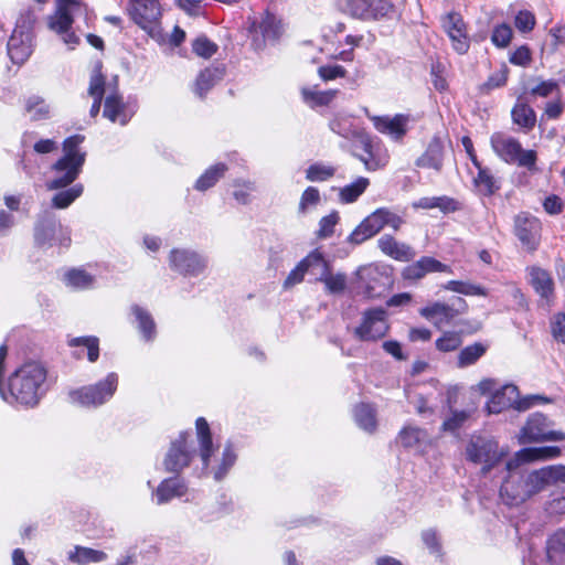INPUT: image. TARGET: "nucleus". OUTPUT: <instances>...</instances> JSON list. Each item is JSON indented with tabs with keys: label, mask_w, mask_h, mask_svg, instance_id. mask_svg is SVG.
I'll use <instances>...</instances> for the list:
<instances>
[{
	"label": "nucleus",
	"mask_w": 565,
	"mask_h": 565,
	"mask_svg": "<svg viewBox=\"0 0 565 565\" xmlns=\"http://www.w3.org/2000/svg\"><path fill=\"white\" fill-rule=\"evenodd\" d=\"M519 462L514 459L507 463V469L510 473L503 481L500 490L502 500L509 505H518L526 501L550 483L565 482L564 466H550L524 476L516 471Z\"/></svg>",
	"instance_id": "nucleus-1"
},
{
	"label": "nucleus",
	"mask_w": 565,
	"mask_h": 565,
	"mask_svg": "<svg viewBox=\"0 0 565 565\" xmlns=\"http://www.w3.org/2000/svg\"><path fill=\"white\" fill-rule=\"evenodd\" d=\"M195 426L203 466L211 468L214 479L220 481L235 463L236 455L230 445L221 454L214 449L209 424L203 417L196 419Z\"/></svg>",
	"instance_id": "nucleus-2"
},
{
	"label": "nucleus",
	"mask_w": 565,
	"mask_h": 565,
	"mask_svg": "<svg viewBox=\"0 0 565 565\" xmlns=\"http://www.w3.org/2000/svg\"><path fill=\"white\" fill-rule=\"evenodd\" d=\"M83 140V136L74 135L64 141V156L53 166L56 175L47 183V189L56 190L65 188L78 177L85 161V153L78 150V146Z\"/></svg>",
	"instance_id": "nucleus-3"
},
{
	"label": "nucleus",
	"mask_w": 565,
	"mask_h": 565,
	"mask_svg": "<svg viewBox=\"0 0 565 565\" xmlns=\"http://www.w3.org/2000/svg\"><path fill=\"white\" fill-rule=\"evenodd\" d=\"M119 377L111 372L95 384L85 385L70 391L68 399L73 405L85 408H97L109 402L118 387Z\"/></svg>",
	"instance_id": "nucleus-4"
},
{
	"label": "nucleus",
	"mask_w": 565,
	"mask_h": 565,
	"mask_svg": "<svg viewBox=\"0 0 565 565\" xmlns=\"http://www.w3.org/2000/svg\"><path fill=\"white\" fill-rule=\"evenodd\" d=\"M404 220L388 209L381 207L366 216L349 235L348 242L354 245L362 244L376 235L383 227L399 230Z\"/></svg>",
	"instance_id": "nucleus-5"
},
{
	"label": "nucleus",
	"mask_w": 565,
	"mask_h": 565,
	"mask_svg": "<svg viewBox=\"0 0 565 565\" xmlns=\"http://www.w3.org/2000/svg\"><path fill=\"white\" fill-rule=\"evenodd\" d=\"M490 143L495 154L504 162L516 163L529 170L535 169L536 152L524 150L515 138L503 132H494L490 138Z\"/></svg>",
	"instance_id": "nucleus-6"
},
{
	"label": "nucleus",
	"mask_w": 565,
	"mask_h": 565,
	"mask_svg": "<svg viewBox=\"0 0 565 565\" xmlns=\"http://www.w3.org/2000/svg\"><path fill=\"white\" fill-rule=\"evenodd\" d=\"M81 11L82 4L78 0H57L55 12L47 19L49 29L61 35L62 41L70 49H74L79 42L78 36L71 29L74 15Z\"/></svg>",
	"instance_id": "nucleus-7"
},
{
	"label": "nucleus",
	"mask_w": 565,
	"mask_h": 565,
	"mask_svg": "<svg viewBox=\"0 0 565 565\" xmlns=\"http://www.w3.org/2000/svg\"><path fill=\"white\" fill-rule=\"evenodd\" d=\"M543 401L544 398L537 395L529 396L524 399H519V390L513 384H507L497 390L488 401L486 409L488 414H499L508 408H516L519 411L529 409L534 401Z\"/></svg>",
	"instance_id": "nucleus-8"
},
{
	"label": "nucleus",
	"mask_w": 565,
	"mask_h": 565,
	"mask_svg": "<svg viewBox=\"0 0 565 565\" xmlns=\"http://www.w3.org/2000/svg\"><path fill=\"white\" fill-rule=\"evenodd\" d=\"M565 434L553 429V423L541 413L532 414L521 429L519 440L521 444L564 440Z\"/></svg>",
	"instance_id": "nucleus-9"
},
{
	"label": "nucleus",
	"mask_w": 565,
	"mask_h": 565,
	"mask_svg": "<svg viewBox=\"0 0 565 565\" xmlns=\"http://www.w3.org/2000/svg\"><path fill=\"white\" fill-rule=\"evenodd\" d=\"M35 243L39 246H53L60 244L68 246L71 243L70 231L63 227L56 216L45 211L35 226Z\"/></svg>",
	"instance_id": "nucleus-10"
},
{
	"label": "nucleus",
	"mask_w": 565,
	"mask_h": 565,
	"mask_svg": "<svg viewBox=\"0 0 565 565\" xmlns=\"http://www.w3.org/2000/svg\"><path fill=\"white\" fill-rule=\"evenodd\" d=\"M134 21L152 38L160 35L162 8L158 0H140L132 4Z\"/></svg>",
	"instance_id": "nucleus-11"
},
{
	"label": "nucleus",
	"mask_w": 565,
	"mask_h": 565,
	"mask_svg": "<svg viewBox=\"0 0 565 565\" xmlns=\"http://www.w3.org/2000/svg\"><path fill=\"white\" fill-rule=\"evenodd\" d=\"M341 10L353 18L379 19L392 10L390 0H339Z\"/></svg>",
	"instance_id": "nucleus-12"
},
{
	"label": "nucleus",
	"mask_w": 565,
	"mask_h": 565,
	"mask_svg": "<svg viewBox=\"0 0 565 565\" xmlns=\"http://www.w3.org/2000/svg\"><path fill=\"white\" fill-rule=\"evenodd\" d=\"M387 331L385 310L374 308L363 313L362 322L354 329L353 333L361 341H376L383 338Z\"/></svg>",
	"instance_id": "nucleus-13"
},
{
	"label": "nucleus",
	"mask_w": 565,
	"mask_h": 565,
	"mask_svg": "<svg viewBox=\"0 0 565 565\" xmlns=\"http://www.w3.org/2000/svg\"><path fill=\"white\" fill-rule=\"evenodd\" d=\"M364 292L370 298L382 296L393 285V278L387 267L370 265L358 273Z\"/></svg>",
	"instance_id": "nucleus-14"
},
{
	"label": "nucleus",
	"mask_w": 565,
	"mask_h": 565,
	"mask_svg": "<svg viewBox=\"0 0 565 565\" xmlns=\"http://www.w3.org/2000/svg\"><path fill=\"white\" fill-rule=\"evenodd\" d=\"M466 454L472 462L484 465V472L489 471L502 456L495 441L482 437L471 439L467 446Z\"/></svg>",
	"instance_id": "nucleus-15"
},
{
	"label": "nucleus",
	"mask_w": 565,
	"mask_h": 565,
	"mask_svg": "<svg viewBox=\"0 0 565 565\" xmlns=\"http://www.w3.org/2000/svg\"><path fill=\"white\" fill-rule=\"evenodd\" d=\"M171 269L183 276H198L207 266L204 257L189 249H172L169 256Z\"/></svg>",
	"instance_id": "nucleus-16"
},
{
	"label": "nucleus",
	"mask_w": 565,
	"mask_h": 565,
	"mask_svg": "<svg viewBox=\"0 0 565 565\" xmlns=\"http://www.w3.org/2000/svg\"><path fill=\"white\" fill-rule=\"evenodd\" d=\"M458 308L447 303L435 301L419 309V315L430 321L437 328L449 324L457 316L465 312L467 302L462 298H457Z\"/></svg>",
	"instance_id": "nucleus-17"
},
{
	"label": "nucleus",
	"mask_w": 565,
	"mask_h": 565,
	"mask_svg": "<svg viewBox=\"0 0 565 565\" xmlns=\"http://www.w3.org/2000/svg\"><path fill=\"white\" fill-rule=\"evenodd\" d=\"M529 282L539 295L541 301L551 307L555 301V282L551 273L539 266L526 268Z\"/></svg>",
	"instance_id": "nucleus-18"
},
{
	"label": "nucleus",
	"mask_w": 565,
	"mask_h": 565,
	"mask_svg": "<svg viewBox=\"0 0 565 565\" xmlns=\"http://www.w3.org/2000/svg\"><path fill=\"white\" fill-rule=\"evenodd\" d=\"M443 26L451 40L454 50L459 54H465L470 44L461 15L458 13L447 14L443 20Z\"/></svg>",
	"instance_id": "nucleus-19"
},
{
	"label": "nucleus",
	"mask_w": 565,
	"mask_h": 565,
	"mask_svg": "<svg viewBox=\"0 0 565 565\" xmlns=\"http://www.w3.org/2000/svg\"><path fill=\"white\" fill-rule=\"evenodd\" d=\"M186 436V434L182 433L171 443V447L164 459L167 471L179 472L189 466L192 455L188 449Z\"/></svg>",
	"instance_id": "nucleus-20"
},
{
	"label": "nucleus",
	"mask_w": 565,
	"mask_h": 565,
	"mask_svg": "<svg viewBox=\"0 0 565 565\" xmlns=\"http://www.w3.org/2000/svg\"><path fill=\"white\" fill-rule=\"evenodd\" d=\"M253 41L259 49L266 41L278 39L281 33L280 21L270 13H265L259 20L252 24Z\"/></svg>",
	"instance_id": "nucleus-21"
},
{
	"label": "nucleus",
	"mask_w": 565,
	"mask_h": 565,
	"mask_svg": "<svg viewBox=\"0 0 565 565\" xmlns=\"http://www.w3.org/2000/svg\"><path fill=\"white\" fill-rule=\"evenodd\" d=\"M13 30L8 41V55L14 64H23L33 52V34Z\"/></svg>",
	"instance_id": "nucleus-22"
},
{
	"label": "nucleus",
	"mask_w": 565,
	"mask_h": 565,
	"mask_svg": "<svg viewBox=\"0 0 565 565\" xmlns=\"http://www.w3.org/2000/svg\"><path fill=\"white\" fill-rule=\"evenodd\" d=\"M317 265H323V256L319 250L311 252L287 276L284 288L289 289L303 280L306 273L316 274Z\"/></svg>",
	"instance_id": "nucleus-23"
},
{
	"label": "nucleus",
	"mask_w": 565,
	"mask_h": 565,
	"mask_svg": "<svg viewBox=\"0 0 565 565\" xmlns=\"http://www.w3.org/2000/svg\"><path fill=\"white\" fill-rule=\"evenodd\" d=\"M369 118L373 121L374 127L382 134H386L394 139H399L406 134V125L408 117L405 115L390 116H371Z\"/></svg>",
	"instance_id": "nucleus-24"
},
{
	"label": "nucleus",
	"mask_w": 565,
	"mask_h": 565,
	"mask_svg": "<svg viewBox=\"0 0 565 565\" xmlns=\"http://www.w3.org/2000/svg\"><path fill=\"white\" fill-rule=\"evenodd\" d=\"M377 246L383 254L399 262H408L416 255L409 245L396 241L391 235H383L380 237L377 241Z\"/></svg>",
	"instance_id": "nucleus-25"
},
{
	"label": "nucleus",
	"mask_w": 565,
	"mask_h": 565,
	"mask_svg": "<svg viewBox=\"0 0 565 565\" xmlns=\"http://www.w3.org/2000/svg\"><path fill=\"white\" fill-rule=\"evenodd\" d=\"M397 443L404 448L419 452L429 444V435L423 428L407 425L399 431Z\"/></svg>",
	"instance_id": "nucleus-26"
},
{
	"label": "nucleus",
	"mask_w": 565,
	"mask_h": 565,
	"mask_svg": "<svg viewBox=\"0 0 565 565\" xmlns=\"http://www.w3.org/2000/svg\"><path fill=\"white\" fill-rule=\"evenodd\" d=\"M188 492V487L183 480L178 478H168L160 482L154 497L157 504H164L174 498H181Z\"/></svg>",
	"instance_id": "nucleus-27"
},
{
	"label": "nucleus",
	"mask_w": 565,
	"mask_h": 565,
	"mask_svg": "<svg viewBox=\"0 0 565 565\" xmlns=\"http://www.w3.org/2000/svg\"><path fill=\"white\" fill-rule=\"evenodd\" d=\"M360 143L365 152V154L361 156L360 159L367 170L375 171L387 164L388 156L381 151L380 148L374 147L367 134L362 136Z\"/></svg>",
	"instance_id": "nucleus-28"
},
{
	"label": "nucleus",
	"mask_w": 565,
	"mask_h": 565,
	"mask_svg": "<svg viewBox=\"0 0 565 565\" xmlns=\"http://www.w3.org/2000/svg\"><path fill=\"white\" fill-rule=\"evenodd\" d=\"M330 129L349 140H361L362 136L366 134L354 124L351 116L344 114H338L329 124Z\"/></svg>",
	"instance_id": "nucleus-29"
},
{
	"label": "nucleus",
	"mask_w": 565,
	"mask_h": 565,
	"mask_svg": "<svg viewBox=\"0 0 565 565\" xmlns=\"http://www.w3.org/2000/svg\"><path fill=\"white\" fill-rule=\"evenodd\" d=\"M539 223L534 217L519 215L515 220V234L518 238L530 249H535L537 244Z\"/></svg>",
	"instance_id": "nucleus-30"
},
{
	"label": "nucleus",
	"mask_w": 565,
	"mask_h": 565,
	"mask_svg": "<svg viewBox=\"0 0 565 565\" xmlns=\"http://www.w3.org/2000/svg\"><path fill=\"white\" fill-rule=\"evenodd\" d=\"M444 146L439 137H434L426 151L418 158L417 166L422 168L440 170L443 167Z\"/></svg>",
	"instance_id": "nucleus-31"
},
{
	"label": "nucleus",
	"mask_w": 565,
	"mask_h": 565,
	"mask_svg": "<svg viewBox=\"0 0 565 565\" xmlns=\"http://www.w3.org/2000/svg\"><path fill=\"white\" fill-rule=\"evenodd\" d=\"M104 116L110 121L119 122L120 125H126L131 117L127 113V108L122 103L121 97L115 92H111L106 96Z\"/></svg>",
	"instance_id": "nucleus-32"
},
{
	"label": "nucleus",
	"mask_w": 565,
	"mask_h": 565,
	"mask_svg": "<svg viewBox=\"0 0 565 565\" xmlns=\"http://www.w3.org/2000/svg\"><path fill=\"white\" fill-rule=\"evenodd\" d=\"M323 265H317V280L324 282L326 288L331 294H338L344 290L347 280L343 274H331L328 262L323 258Z\"/></svg>",
	"instance_id": "nucleus-33"
},
{
	"label": "nucleus",
	"mask_w": 565,
	"mask_h": 565,
	"mask_svg": "<svg viewBox=\"0 0 565 565\" xmlns=\"http://www.w3.org/2000/svg\"><path fill=\"white\" fill-rule=\"evenodd\" d=\"M68 345L72 348H82L75 351L77 358H82L84 351L86 352L89 362L97 361L99 356V340L96 337H77L68 340Z\"/></svg>",
	"instance_id": "nucleus-34"
},
{
	"label": "nucleus",
	"mask_w": 565,
	"mask_h": 565,
	"mask_svg": "<svg viewBox=\"0 0 565 565\" xmlns=\"http://www.w3.org/2000/svg\"><path fill=\"white\" fill-rule=\"evenodd\" d=\"M561 455V449L556 446L524 448L516 454V461L530 462L534 460H546L557 458Z\"/></svg>",
	"instance_id": "nucleus-35"
},
{
	"label": "nucleus",
	"mask_w": 565,
	"mask_h": 565,
	"mask_svg": "<svg viewBox=\"0 0 565 565\" xmlns=\"http://www.w3.org/2000/svg\"><path fill=\"white\" fill-rule=\"evenodd\" d=\"M106 93L105 78L99 68H96L90 77L88 94L94 98L90 107L92 117L97 116L100 109L103 96Z\"/></svg>",
	"instance_id": "nucleus-36"
},
{
	"label": "nucleus",
	"mask_w": 565,
	"mask_h": 565,
	"mask_svg": "<svg viewBox=\"0 0 565 565\" xmlns=\"http://www.w3.org/2000/svg\"><path fill=\"white\" fill-rule=\"evenodd\" d=\"M131 312L136 318L138 329L146 341H151L156 337V323L151 315L138 305L131 307Z\"/></svg>",
	"instance_id": "nucleus-37"
},
{
	"label": "nucleus",
	"mask_w": 565,
	"mask_h": 565,
	"mask_svg": "<svg viewBox=\"0 0 565 565\" xmlns=\"http://www.w3.org/2000/svg\"><path fill=\"white\" fill-rule=\"evenodd\" d=\"M224 72L220 67L205 68L195 82V94L203 97L218 81L223 78Z\"/></svg>",
	"instance_id": "nucleus-38"
},
{
	"label": "nucleus",
	"mask_w": 565,
	"mask_h": 565,
	"mask_svg": "<svg viewBox=\"0 0 565 565\" xmlns=\"http://www.w3.org/2000/svg\"><path fill=\"white\" fill-rule=\"evenodd\" d=\"M512 120L515 125L524 129H532L536 122L534 110L521 98L514 105L511 111Z\"/></svg>",
	"instance_id": "nucleus-39"
},
{
	"label": "nucleus",
	"mask_w": 565,
	"mask_h": 565,
	"mask_svg": "<svg viewBox=\"0 0 565 565\" xmlns=\"http://www.w3.org/2000/svg\"><path fill=\"white\" fill-rule=\"evenodd\" d=\"M68 558L79 565H86L89 563H100L106 561L107 554L103 551L89 547L75 546V548L70 552Z\"/></svg>",
	"instance_id": "nucleus-40"
},
{
	"label": "nucleus",
	"mask_w": 565,
	"mask_h": 565,
	"mask_svg": "<svg viewBox=\"0 0 565 565\" xmlns=\"http://www.w3.org/2000/svg\"><path fill=\"white\" fill-rule=\"evenodd\" d=\"M65 284L77 290L90 289L95 285V277L81 268L68 270L64 275Z\"/></svg>",
	"instance_id": "nucleus-41"
},
{
	"label": "nucleus",
	"mask_w": 565,
	"mask_h": 565,
	"mask_svg": "<svg viewBox=\"0 0 565 565\" xmlns=\"http://www.w3.org/2000/svg\"><path fill=\"white\" fill-rule=\"evenodd\" d=\"M337 90H318L316 88H302V99L310 107L329 105L335 97Z\"/></svg>",
	"instance_id": "nucleus-42"
},
{
	"label": "nucleus",
	"mask_w": 565,
	"mask_h": 565,
	"mask_svg": "<svg viewBox=\"0 0 565 565\" xmlns=\"http://www.w3.org/2000/svg\"><path fill=\"white\" fill-rule=\"evenodd\" d=\"M227 167L224 163H216L209 169L198 179L195 189L205 191L212 188L226 172Z\"/></svg>",
	"instance_id": "nucleus-43"
},
{
	"label": "nucleus",
	"mask_w": 565,
	"mask_h": 565,
	"mask_svg": "<svg viewBox=\"0 0 565 565\" xmlns=\"http://www.w3.org/2000/svg\"><path fill=\"white\" fill-rule=\"evenodd\" d=\"M443 288L445 290H449L466 296L486 297L488 295L486 288H483L480 285L472 284L470 281L449 280L445 285H443Z\"/></svg>",
	"instance_id": "nucleus-44"
},
{
	"label": "nucleus",
	"mask_w": 565,
	"mask_h": 565,
	"mask_svg": "<svg viewBox=\"0 0 565 565\" xmlns=\"http://www.w3.org/2000/svg\"><path fill=\"white\" fill-rule=\"evenodd\" d=\"M413 207L425 210L438 207L444 212H448L456 210V202L448 196L420 198L413 203Z\"/></svg>",
	"instance_id": "nucleus-45"
},
{
	"label": "nucleus",
	"mask_w": 565,
	"mask_h": 565,
	"mask_svg": "<svg viewBox=\"0 0 565 565\" xmlns=\"http://www.w3.org/2000/svg\"><path fill=\"white\" fill-rule=\"evenodd\" d=\"M354 417L356 424L367 431L376 427L375 409L369 404H360L355 407Z\"/></svg>",
	"instance_id": "nucleus-46"
},
{
	"label": "nucleus",
	"mask_w": 565,
	"mask_h": 565,
	"mask_svg": "<svg viewBox=\"0 0 565 565\" xmlns=\"http://www.w3.org/2000/svg\"><path fill=\"white\" fill-rule=\"evenodd\" d=\"M370 181L366 178L360 177L351 184L343 186L340 190V200L343 203H353L366 190Z\"/></svg>",
	"instance_id": "nucleus-47"
},
{
	"label": "nucleus",
	"mask_w": 565,
	"mask_h": 565,
	"mask_svg": "<svg viewBox=\"0 0 565 565\" xmlns=\"http://www.w3.org/2000/svg\"><path fill=\"white\" fill-rule=\"evenodd\" d=\"M25 110L34 120H41L49 117L50 106L39 96H31L26 99Z\"/></svg>",
	"instance_id": "nucleus-48"
},
{
	"label": "nucleus",
	"mask_w": 565,
	"mask_h": 565,
	"mask_svg": "<svg viewBox=\"0 0 565 565\" xmlns=\"http://www.w3.org/2000/svg\"><path fill=\"white\" fill-rule=\"evenodd\" d=\"M83 193V185L75 184L74 186L61 191L52 199V204L56 209H66Z\"/></svg>",
	"instance_id": "nucleus-49"
},
{
	"label": "nucleus",
	"mask_w": 565,
	"mask_h": 565,
	"mask_svg": "<svg viewBox=\"0 0 565 565\" xmlns=\"http://www.w3.org/2000/svg\"><path fill=\"white\" fill-rule=\"evenodd\" d=\"M487 348L481 343H475L462 349L458 356V365L465 367L473 364L484 353Z\"/></svg>",
	"instance_id": "nucleus-50"
},
{
	"label": "nucleus",
	"mask_w": 565,
	"mask_h": 565,
	"mask_svg": "<svg viewBox=\"0 0 565 565\" xmlns=\"http://www.w3.org/2000/svg\"><path fill=\"white\" fill-rule=\"evenodd\" d=\"M334 172L335 169L331 166L315 163L307 169L306 178L311 182H321L333 177Z\"/></svg>",
	"instance_id": "nucleus-51"
},
{
	"label": "nucleus",
	"mask_w": 565,
	"mask_h": 565,
	"mask_svg": "<svg viewBox=\"0 0 565 565\" xmlns=\"http://www.w3.org/2000/svg\"><path fill=\"white\" fill-rule=\"evenodd\" d=\"M478 169H479V173H478L477 178L475 179L477 186L486 195L493 194L499 189L494 178L487 169H482L481 167Z\"/></svg>",
	"instance_id": "nucleus-52"
},
{
	"label": "nucleus",
	"mask_w": 565,
	"mask_h": 565,
	"mask_svg": "<svg viewBox=\"0 0 565 565\" xmlns=\"http://www.w3.org/2000/svg\"><path fill=\"white\" fill-rule=\"evenodd\" d=\"M462 343L461 337L458 332H444V334L436 340V348L441 352H451L457 350Z\"/></svg>",
	"instance_id": "nucleus-53"
},
{
	"label": "nucleus",
	"mask_w": 565,
	"mask_h": 565,
	"mask_svg": "<svg viewBox=\"0 0 565 565\" xmlns=\"http://www.w3.org/2000/svg\"><path fill=\"white\" fill-rule=\"evenodd\" d=\"M513 31L510 25L502 23L494 26L491 41L497 47H507L512 39Z\"/></svg>",
	"instance_id": "nucleus-54"
},
{
	"label": "nucleus",
	"mask_w": 565,
	"mask_h": 565,
	"mask_svg": "<svg viewBox=\"0 0 565 565\" xmlns=\"http://www.w3.org/2000/svg\"><path fill=\"white\" fill-rule=\"evenodd\" d=\"M319 202H320L319 190L313 186L307 188L300 198L299 207H298L299 213H301V214L307 213L310 209L317 206L319 204Z\"/></svg>",
	"instance_id": "nucleus-55"
},
{
	"label": "nucleus",
	"mask_w": 565,
	"mask_h": 565,
	"mask_svg": "<svg viewBox=\"0 0 565 565\" xmlns=\"http://www.w3.org/2000/svg\"><path fill=\"white\" fill-rule=\"evenodd\" d=\"M424 276L429 273H451V269L448 265L443 264L434 257L424 256L417 260Z\"/></svg>",
	"instance_id": "nucleus-56"
},
{
	"label": "nucleus",
	"mask_w": 565,
	"mask_h": 565,
	"mask_svg": "<svg viewBox=\"0 0 565 565\" xmlns=\"http://www.w3.org/2000/svg\"><path fill=\"white\" fill-rule=\"evenodd\" d=\"M339 222V215L337 212H332L327 216H323L319 222V230L317 232L318 238H328L333 232L334 227Z\"/></svg>",
	"instance_id": "nucleus-57"
},
{
	"label": "nucleus",
	"mask_w": 565,
	"mask_h": 565,
	"mask_svg": "<svg viewBox=\"0 0 565 565\" xmlns=\"http://www.w3.org/2000/svg\"><path fill=\"white\" fill-rule=\"evenodd\" d=\"M235 190L233 195L235 200L241 204H247L249 202V194L255 190V184L252 181L236 180L234 182Z\"/></svg>",
	"instance_id": "nucleus-58"
},
{
	"label": "nucleus",
	"mask_w": 565,
	"mask_h": 565,
	"mask_svg": "<svg viewBox=\"0 0 565 565\" xmlns=\"http://www.w3.org/2000/svg\"><path fill=\"white\" fill-rule=\"evenodd\" d=\"M192 47H193V52L201 56V57H204V58H209L211 57L217 50V46L216 44H214L213 42H211L205 36H200L193 43H192Z\"/></svg>",
	"instance_id": "nucleus-59"
},
{
	"label": "nucleus",
	"mask_w": 565,
	"mask_h": 565,
	"mask_svg": "<svg viewBox=\"0 0 565 565\" xmlns=\"http://www.w3.org/2000/svg\"><path fill=\"white\" fill-rule=\"evenodd\" d=\"M551 331L554 339L565 344V313L557 312L551 320Z\"/></svg>",
	"instance_id": "nucleus-60"
},
{
	"label": "nucleus",
	"mask_w": 565,
	"mask_h": 565,
	"mask_svg": "<svg viewBox=\"0 0 565 565\" xmlns=\"http://www.w3.org/2000/svg\"><path fill=\"white\" fill-rule=\"evenodd\" d=\"M469 416L470 413L467 411L452 412L450 417H448L444 422L443 428L448 431H455L463 425V423L469 418Z\"/></svg>",
	"instance_id": "nucleus-61"
},
{
	"label": "nucleus",
	"mask_w": 565,
	"mask_h": 565,
	"mask_svg": "<svg viewBox=\"0 0 565 565\" xmlns=\"http://www.w3.org/2000/svg\"><path fill=\"white\" fill-rule=\"evenodd\" d=\"M514 24L521 32H530L535 25V17L527 10L520 11L516 17Z\"/></svg>",
	"instance_id": "nucleus-62"
},
{
	"label": "nucleus",
	"mask_w": 565,
	"mask_h": 565,
	"mask_svg": "<svg viewBox=\"0 0 565 565\" xmlns=\"http://www.w3.org/2000/svg\"><path fill=\"white\" fill-rule=\"evenodd\" d=\"M531 51L526 45H521L510 55V63L518 66H527L531 63Z\"/></svg>",
	"instance_id": "nucleus-63"
},
{
	"label": "nucleus",
	"mask_w": 565,
	"mask_h": 565,
	"mask_svg": "<svg viewBox=\"0 0 565 565\" xmlns=\"http://www.w3.org/2000/svg\"><path fill=\"white\" fill-rule=\"evenodd\" d=\"M422 539L430 553L439 555L441 552V544L439 536L435 530L428 529L422 533Z\"/></svg>",
	"instance_id": "nucleus-64"
}]
</instances>
